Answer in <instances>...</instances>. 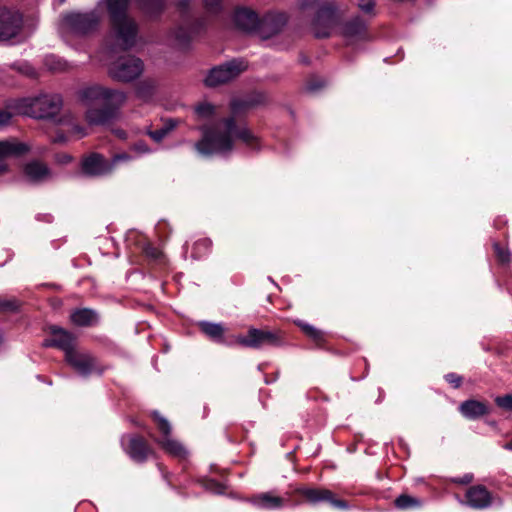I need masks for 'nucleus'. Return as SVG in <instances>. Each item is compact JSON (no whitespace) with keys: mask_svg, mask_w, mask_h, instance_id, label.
<instances>
[{"mask_svg":"<svg viewBox=\"0 0 512 512\" xmlns=\"http://www.w3.org/2000/svg\"><path fill=\"white\" fill-rule=\"evenodd\" d=\"M82 170L89 176H104L112 172L113 165L102 155L93 153L82 162Z\"/></svg>","mask_w":512,"mask_h":512,"instance_id":"ddd939ff","label":"nucleus"},{"mask_svg":"<svg viewBox=\"0 0 512 512\" xmlns=\"http://www.w3.org/2000/svg\"><path fill=\"white\" fill-rule=\"evenodd\" d=\"M133 150L139 154L150 153V148L144 142H137L133 146Z\"/></svg>","mask_w":512,"mask_h":512,"instance_id":"79ce46f5","label":"nucleus"},{"mask_svg":"<svg viewBox=\"0 0 512 512\" xmlns=\"http://www.w3.org/2000/svg\"><path fill=\"white\" fill-rule=\"evenodd\" d=\"M217 115V107L208 101H201L194 106V116L198 122H211Z\"/></svg>","mask_w":512,"mask_h":512,"instance_id":"4be33fe9","label":"nucleus"},{"mask_svg":"<svg viewBox=\"0 0 512 512\" xmlns=\"http://www.w3.org/2000/svg\"><path fill=\"white\" fill-rule=\"evenodd\" d=\"M333 505L334 506H337V507H342L343 506V502L341 501H332Z\"/></svg>","mask_w":512,"mask_h":512,"instance_id":"864d4df0","label":"nucleus"},{"mask_svg":"<svg viewBox=\"0 0 512 512\" xmlns=\"http://www.w3.org/2000/svg\"><path fill=\"white\" fill-rule=\"evenodd\" d=\"M22 28L23 17L18 11L0 7V42L16 38Z\"/></svg>","mask_w":512,"mask_h":512,"instance_id":"9d476101","label":"nucleus"},{"mask_svg":"<svg viewBox=\"0 0 512 512\" xmlns=\"http://www.w3.org/2000/svg\"><path fill=\"white\" fill-rule=\"evenodd\" d=\"M503 448H504L505 450L512 451V440H511V441H509L508 443H506V444L503 446Z\"/></svg>","mask_w":512,"mask_h":512,"instance_id":"3c124183","label":"nucleus"},{"mask_svg":"<svg viewBox=\"0 0 512 512\" xmlns=\"http://www.w3.org/2000/svg\"><path fill=\"white\" fill-rule=\"evenodd\" d=\"M18 304L15 300H7L0 298V311H13L16 310Z\"/></svg>","mask_w":512,"mask_h":512,"instance_id":"4c0bfd02","label":"nucleus"},{"mask_svg":"<svg viewBox=\"0 0 512 512\" xmlns=\"http://www.w3.org/2000/svg\"><path fill=\"white\" fill-rule=\"evenodd\" d=\"M320 0H302L301 6L302 8H309L316 5Z\"/></svg>","mask_w":512,"mask_h":512,"instance_id":"de8ad7c7","label":"nucleus"},{"mask_svg":"<svg viewBox=\"0 0 512 512\" xmlns=\"http://www.w3.org/2000/svg\"><path fill=\"white\" fill-rule=\"evenodd\" d=\"M153 417L157 423L158 429L162 433V436L159 439H157V443L169 455L179 459L186 458L188 455V451L181 443H179L177 440L173 439L170 436L171 426L169 422L165 418H163L158 412H153Z\"/></svg>","mask_w":512,"mask_h":512,"instance_id":"6e6552de","label":"nucleus"},{"mask_svg":"<svg viewBox=\"0 0 512 512\" xmlns=\"http://www.w3.org/2000/svg\"><path fill=\"white\" fill-rule=\"evenodd\" d=\"M247 65L242 60H232L210 70L205 78V84L209 87L218 86L236 78L246 70Z\"/></svg>","mask_w":512,"mask_h":512,"instance_id":"1a4fd4ad","label":"nucleus"},{"mask_svg":"<svg viewBox=\"0 0 512 512\" xmlns=\"http://www.w3.org/2000/svg\"><path fill=\"white\" fill-rule=\"evenodd\" d=\"M395 504L400 509H407L414 506H419L420 502L418 499L413 498L409 495H400L396 500Z\"/></svg>","mask_w":512,"mask_h":512,"instance_id":"2f4dec72","label":"nucleus"},{"mask_svg":"<svg viewBox=\"0 0 512 512\" xmlns=\"http://www.w3.org/2000/svg\"><path fill=\"white\" fill-rule=\"evenodd\" d=\"M495 402L499 407L503 409L512 410V395L510 394L497 397Z\"/></svg>","mask_w":512,"mask_h":512,"instance_id":"e433bc0d","label":"nucleus"},{"mask_svg":"<svg viewBox=\"0 0 512 512\" xmlns=\"http://www.w3.org/2000/svg\"><path fill=\"white\" fill-rule=\"evenodd\" d=\"M178 122L174 119H168L164 126L155 131H149V136L155 141H162L176 126Z\"/></svg>","mask_w":512,"mask_h":512,"instance_id":"c756f323","label":"nucleus"},{"mask_svg":"<svg viewBox=\"0 0 512 512\" xmlns=\"http://www.w3.org/2000/svg\"><path fill=\"white\" fill-rule=\"evenodd\" d=\"M71 320L78 326H91L98 322V315L94 310L83 308L74 311Z\"/></svg>","mask_w":512,"mask_h":512,"instance_id":"393cba45","label":"nucleus"},{"mask_svg":"<svg viewBox=\"0 0 512 512\" xmlns=\"http://www.w3.org/2000/svg\"><path fill=\"white\" fill-rule=\"evenodd\" d=\"M204 5L211 14H217L222 8L221 0H204Z\"/></svg>","mask_w":512,"mask_h":512,"instance_id":"c9c22d12","label":"nucleus"},{"mask_svg":"<svg viewBox=\"0 0 512 512\" xmlns=\"http://www.w3.org/2000/svg\"><path fill=\"white\" fill-rule=\"evenodd\" d=\"M201 330L211 339L220 341L224 335V327L218 323L202 321L199 323Z\"/></svg>","mask_w":512,"mask_h":512,"instance_id":"cd10ccee","label":"nucleus"},{"mask_svg":"<svg viewBox=\"0 0 512 512\" xmlns=\"http://www.w3.org/2000/svg\"><path fill=\"white\" fill-rule=\"evenodd\" d=\"M29 147L15 139L0 141V158L20 156L26 153Z\"/></svg>","mask_w":512,"mask_h":512,"instance_id":"412c9836","label":"nucleus"},{"mask_svg":"<svg viewBox=\"0 0 512 512\" xmlns=\"http://www.w3.org/2000/svg\"><path fill=\"white\" fill-rule=\"evenodd\" d=\"M122 445L125 447V450L129 456L137 462L145 461L150 453V448L146 442L137 436L123 437Z\"/></svg>","mask_w":512,"mask_h":512,"instance_id":"4468645a","label":"nucleus"},{"mask_svg":"<svg viewBox=\"0 0 512 512\" xmlns=\"http://www.w3.org/2000/svg\"><path fill=\"white\" fill-rule=\"evenodd\" d=\"M235 24L242 30L252 31L259 26L258 15L251 9L238 8L234 14Z\"/></svg>","mask_w":512,"mask_h":512,"instance_id":"a211bd4d","label":"nucleus"},{"mask_svg":"<svg viewBox=\"0 0 512 512\" xmlns=\"http://www.w3.org/2000/svg\"><path fill=\"white\" fill-rule=\"evenodd\" d=\"M198 28L193 25H181L173 32L174 43L179 48H186Z\"/></svg>","mask_w":512,"mask_h":512,"instance_id":"b1692460","label":"nucleus"},{"mask_svg":"<svg viewBox=\"0 0 512 512\" xmlns=\"http://www.w3.org/2000/svg\"><path fill=\"white\" fill-rule=\"evenodd\" d=\"M68 134L71 137L80 139V138L85 137L87 135V132H86V129L83 126H81L80 124L73 123V124H70V126L68 128Z\"/></svg>","mask_w":512,"mask_h":512,"instance_id":"f704fd0d","label":"nucleus"},{"mask_svg":"<svg viewBox=\"0 0 512 512\" xmlns=\"http://www.w3.org/2000/svg\"><path fill=\"white\" fill-rule=\"evenodd\" d=\"M65 359L82 376H88L94 372H102L97 359L88 352H80L74 349L68 352Z\"/></svg>","mask_w":512,"mask_h":512,"instance_id":"9b49d317","label":"nucleus"},{"mask_svg":"<svg viewBox=\"0 0 512 512\" xmlns=\"http://www.w3.org/2000/svg\"><path fill=\"white\" fill-rule=\"evenodd\" d=\"M494 250H495V253H496L498 259L501 262L505 263V262L509 261V258H510L509 252L504 250L503 248H501L499 244H494Z\"/></svg>","mask_w":512,"mask_h":512,"instance_id":"58836bf2","label":"nucleus"},{"mask_svg":"<svg viewBox=\"0 0 512 512\" xmlns=\"http://www.w3.org/2000/svg\"><path fill=\"white\" fill-rule=\"evenodd\" d=\"M140 9L149 17L157 16L164 8L163 0H137Z\"/></svg>","mask_w":512,"mask_h":512,"instance_id":"bb28decb","label":"nucleus"},{"mask_svg":"<svg viewBox=\"0 0 512 512\" xmlns=\"http://www.w3.org/2000/svg\"><path fill=\"white\" fill-rule=\"evenodd\" d=\"M144 70L141 59L135 56H125L115 61L110 69V76L120 82H131L138 78Z\"/></svg>","mask_w":512,"mask_h":512,"instance_id":"423d86ee","label":"nucleus"},{"mask_svg":"<svg viewBox=\"0 0 512 512\" xmlns=\"http://www.w3.org/2000/svg\"><path fill=\"white\" fill-rule=\"evenodd\" d=\"M358 8L365 14L374 16L375 0H356Z\"/></svg>","mask_w":512,"mask_h":512,"instance_id":"473e14b6","label":"nucleus"},{"mask_svg":"<svg viewBox=\"0 0 512 512\" xmlns=\"http://www.w3.org/2000/svg\"><path fill=\"white\" fill-rule=\"evenodd\" d=\"M129 0H107L117 42L123 49L131 48L136 41L138 26L127 14Z\"/></svg>","mask_w":512,"mask_h":512,"instance_id":"20e7f679","label":"nucleus"},{"mask_svg":"<svg viewBox=\"0 0 512 512\" xmlns=\"http://www.w3.org/2000/svg\"><path fill=\"white\" fill-rule=\"evenodd\" d=\"M340 14L333 3L322 5L313 21V31L316 37H328L331 30L338 25Z\"/></svg>","mask_w":512,"mask_h":512,"instance_id":"0eeeda50","label":"nucleus"},{"mask_svg":"<svg viewBox=\"0 0 512 512\" xmlns=\"http://www.w3.org/2000/svg\"><path fill=\"white\" fill-rule=\"evenodd\" d=\"M62 105L63 100L59 94L41 93L15 100L10 104V108L15 114L36 119H50L60 112Z\"/></svg>","mask_w":512,"mask_h":512,"instance_id":"7ed1b4c3","label":"nucleus"},{"mask_svg":"<svg viewBox=\"0 0 512 512\" xmlns=\"http://www.w3.org/2000/svg\"><path fill=\"white\" fill-rule=\"evenodd\" d=\"M56 160L61 164H67L72 161V157L68 154H61L57 156Z\"/></svg>","mask_w":512,"mask_h":512,"instance_id":"49530a36","label":"nucleus"},{"mask_svg":"<svg viewBox=\"0 0 512 512\" xmlns=\"http://www.w3.org/2000/svg\"><path fill=\"white\" fill-rule=\"evenodd\" d=\"M461 414L468 419H476L488 413L487 406L480 401L467 400L459 406Z\"/></svg>","mask_w":512,"mask_h":512,"instance_id":"aec40b11","label":"nucleus"},{"mask_svg":"<svg viewBox=\"0 0 512 512\" xmlns=\"http://www.w3.org/2000/svg\"><path fill=\"white\" fill-rule=\"evenodd\" d=\"M237 342L246 347L259 348L263 345H279L278 336L270 331L251 328L247 336H240Z\"/></svg>","mask_w":512,"mask_h":512,"instance_id":"f8f14e48","label":"nucleus"},{"mask_svg":"<svg viewBox=\"0 0 512 512\" xmlns=\"http://www.w3.org/2000/svg\"><path fill=\"white\" fill-rule=\"evenodd\" d=\"M129 159H130V157L127 154H119V155L114 156V158L110 161V163H112V165L114 167L116 163H118L120 161H126Z\"/></svg>","mask_w":512,"mask_h":512,"instance_id":"a18cd8bd","label":"nucleus"},{"mask_svg":"<svg viewBox=\"0 0 512 512\" xmlns=\"http://www.w3.org/2000/svg\"><path fill=\"white\" fill-rule=\"evenodd\" d=\"M490 492L481 485L470 487L466 492V504L474 509H484L490 506Z\"/></svg>","mask_w":512,"mask_h":512,"instance_id":"dca6fc26","label":"nucleus"},{"mask_svg":"<svg viewBox=\"0 0 512 512\" xmlns=\"http://www.w3.org/2000/svg\"><path fill=\"white\" fill-rule=\"evenodd\" d=\"M301 329L309 336L311 337L312 339L316 340V341H319L322 339V333L321 331H319L318 329H316L315 327L309 325V324H305V323H299L298 324Z\"/></svg>","mask_w":512,"mask_h":512,"instance_id":"72a5a7b5","label":"nucleus"},{"mask_svg":"<svg viewBox=\"0 0 512 512\" xmlns=\"http://www.w3.org/2000/svg\"><path fill=\"white\" fill-rule=\"evenodd\" d=\"M12 119V113L7 110L0 109V128L8 125Z\"/></svg>","mask_w":512,"mask_h":512,"instance_id":"ea45409f","label":"nucleus"},{"mask_svg":"<svg viewBox=\"0 0 512 512\" xmlns=\"http://www.w3.org/2000/svg\"><path fill=\"white\" fill-rule=\"evenodd\" d=\"M236 107H235V102L232 103V110L235 111Z\"/></svg>","mask_w":512,"mask_h":512,"instance_id":"6e6d98bb","label":"nucleus"},{"mask_svg":"<svg viewBox=\"0 0 512 512\" xmlns=\"http://www.w3.org/2000/svg\"><path fill=\"white\" fill-rule=\"evenodd\" d=\"M65 140H66V139H65V137H64L63 135H60V136H58V137L55 139V141H56V142H64Z\"/></svg>","mask_w":512,"mask_h":512,"instance_id":"603ef678","label":"nucleus"},{"mask_svg":"<svg viewBox=\"0 0 512 512\" xmlns=\"http://www.w3.org/2000/svg\"><path fill=\"white\" fill-rule=\"evenodd\" d=\"M2 160L3 158H0V175L7 170V166Z\"/></svg>","mask_w":512,"mask_h":512,"instance_id":"09e8293b","label":"nucleus"},{"mask_svg":"<svg viewBox=\"0 0 512 512\" xmlns=\"http://www.w3.org/2000/svg\"><path fill=\"white\" fill-rule=\"evenodd\" d=\"M66 0H59V4H63Z\"/></svg>","mask_w":512,"mask_h":512,"instance_id":"4d7b16f0","label":"nucleus"},{"mask_svg":"<svg viewBox=\"0 0 512 512\" xmlns=\"http://www.w3.org/2000/svg\"><path fill=\"white\" fill-rule=\"evenodd\" d=\"M144 251L148 256L155 258V259H157L161 254L157 248H154L151 245H147L145 247Z\"/></svg>","mask_w":512,"mask_h":512,"instance_id":"c03bdc74","label":"nucleus"},{"mask_svg":"<svg viewBox=\"0 0 512 512\" xmlns=\"http://www.w3.org/2000/svg\"><path fill=\"white\" fill-rule=\"evenodd\" d=\"M78 98L87 107L85 120L89 125H104L117 119L126 103L124 91L102 85H90L78 91Z\"/></svg>","mask_w":512,"mask_h":512,"instance_id":"f03ea898","label":"nucleus"},{"mask_svg":"<svg viewBox=\"0 0 512 512\" xmlns=\"http://www.w3.org/2000/svg\"><path fill=\"white\" fill-rule=\"evenodd\" d=\"M74 342L75 337L71 333L59 327H52L51 339L46 340L45 345L58 347L65 352L66 357L68 352L74 350Z\"/></svg>","mask_w":512,"mask_h":512,"instance_id":"2eb2a0df","label":"nucleus"},{"mask_svg":"<svg viewBox=\"0 0 512 512\" xmlns=\"http://www.w3.org/2000/svg\"><path fill=\"white\" fill-rule=\"evenodd\" d=\"M471 479H472V477H471V476H466V477L464 478V481H463V482H465V483L470 482V481H471Z\"/></svg>","mask_w":512,"mask_h":512,"instance_id":"5fc2aeb1","label":"nucleus"},{"mask_svg":"<svg viewBox=\"0 0 512 512\" xmlns=\"http://www.w3.org/2000/svg\"><path fill=\"white\" fill-rule=\"evenodd\" d=\"M99 23L100 15L95 10L73 11L62 15L60 29L67 35L87 36L97 30Z\"/></svg>","mask_w":512,"mask_h":512,"instance_id":"39448f33","label":"nucleus"},{"mask_svg":"<svg viewBox=\"0 0 512 512\" xmlns=\"http://www.w3.org/2000/svg\"><path fill=\"white\" fill-rule=\"evenodd\" d=\"M155 82L150 79H145L139 82L136 86V95L143 100H148L152 97L155 91Z\"/></svg>","mask_w":512,"mask_h":512,"instance_id":"c85d7f7f","label":"nucleus"},{"mask_svg":"<svg viewBox=\"0 0 512 512\" xmlns=\"http://www.w3.org/2000/svg\"><path fill=\"white\" fill-rule=\"evenodd\" d=\"M365 31L366 24L360 17H355L342 26V34L348 39L362 38Z\"/></svg>","mask_w":512,"mask_h":512,"instance_id":"5701e85b","label":"nucleus"},{"mask_svg":"<svg viewBox=\"0 0 512 512\" xmlns=\"http://www.w3.org/2000/svg\"><path fill=\"white\" fill-rule=\"evenodd\" d=\"M189 2H190V0H181L179 2V6L185 8V7H187L189 5Z\"/></svg>","mask_w":512,"mask_h":512,"instance_id":"8fccbe9b","label":"nucleus"},{"mask_svg":"<svg viewBox=\"0 0 512 512\" xmlns=\"http://www.w3.org/2000/svg\"><path fill=\"white\" fill-rule=\"evenodd\" d=\"M445 378L447 382L452 384L455 388L459 387L461 384V378L454 373L447 374Z\"/></svg>","mask_w":512,"mask_h":512,"instance_id":"37998d69","label":"nucleus"},{"mask_svg":"<svg viewBox=\"0 0 512 512\" xmlns=\"http://www.w3.org/2000/svg\"><path fill=\"white\" fill-rule=\"evenodd\" d=\"M210 247L211 241L209 239L198 240L193 246L192 256L194 258H200L210 250Z\"/></svg>","mask_w":512,"mask_h":512,"instance_id":"7c9ffc66","label":"nucleus"},{"mask_svg":"<svg viewBox=\"0 0 512 512\" xmlns=\"http://www.w3.org/2000/svg\"><path fill=\"white\" fill-rule=\"evenodd\" d=\"M300 494L310 503L316 504L321 501H332V494L329 490L316 488H303Z\"/></svg>","mask_w":512,"mask_h":512,"instance_id":"a878e982","label":"nucleus"},{"mask_svg":"<svg viewBox=\"0 0 512 512\" xmlns=\"http://www.w3.org/2000/svg\"><path fill=\"white\" fill-rule=\"evenodd\" d=\"M199 130L203 136L195 144V148L202 156L226 155L234 149L236 140H241L251 148L258 147L257 137L245 125L238 123L233 116L211 125L203 124Z\"/></svg>","mask_w":512,"mask_h":512,"instance_id":"f257e3e1","label":"nucleus"},{"mask_svg":"<svg viewBox=\"0 0 512 512\" xmlns=\"http://www.w3.org/2000/svg\"><path fill=\"white\" fill-rule=\"evenodd\" d=\"M206 489L213 493H222L223 492V486L216 483L213 480H210L207 482Z\"/></svg>","mask_w":512,"mask_h":512,"instance_id":"a19ab883","label":"nucleus"},{"mask_svg":"<svg viewBox=\"0 0 512 512\" xmlns=\"http://www.w3.org/2000/svg\"><path fill=\"white\" fill-rule=\"evenodd\" d=\"M24 174L26 178L33 183L45 182L52 177L49 168L39 161H32L26 164Z\"/></svg>","mask_w":512,"mask_h":512,"instance_id":"f3484780","label":"nucleus"},{"mask_svg":"<svg viewBox=\"0 0 512 512\" xmlns=\"http://www.w3.org/2000/svg\"><path fill=\"white\" fill-rule=\"evenodd\" d=\"M251 502L254 506L261 509H279L285 504V500L283 498L275 496L269 492L254 496L251 499Z\"/></svg>","mask_w":512,"mask_h":512,"instance_id":"6ab92c4d","label":"nucleus"}]
</instances>
